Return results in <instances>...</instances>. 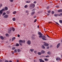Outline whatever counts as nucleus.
Segmentation results:
<instances>
[{"label":"nucleus","instance_id":"nucleus-1","mask_svg":"<svg viewBox=\"0 0 62 62\" xmlns=\"http://www.w3.org/2000/svg\"><path fill=\"white\" fill-rule=\"evenodd\" d=\"M38 34L39 35V38H42V39L43 40H46L47 39H45V38H46V37L44 35L43 36V34L41 32H39L38 33Z\"/></svg>","mask_w":62,"mask_h":62},{"label":"nucleus","instance_id":"nucleus-2","mask_svg":"<svg viewBox=\"0 0 62 62\" xmlns=\"http://www.w3.org/2000/svg\"><path fill=\"white\" fill-rule=\"evenodd\" d=\"M35 7V5L34 4L31 3L30 6V8L31 9Z\"/></svg>","mask_w":62,"mask_h":62},{"label":"nucleus","instance_id":"nucleus-3","mask_svg":"<svg viewBox=\"0 0 62 62\" xmlns=\"http://www.w3.org/2000/svg\"><path fill=\"white\" fill-rule=\"evenodd\" d=\"M44 46H49V44H47V43L44 42Z\"/></svg>","mask_w":62,"mask_h":62},{"label":"nucleus","instance_id":"nucleus-4","mask_svg":"<svg viewBox=\"0 0 62 62\" xmlns=\"http://www.w3.org/2000/svg\"><path fill=\"white\" fill-rule=\"evenodd\" d=\"M25 41L24 40L23 41L22 40H20L19 41L20 43H25Z\"/></svg>","mask_w":62,"mask_h":62},{"label":"nucleus","instance_id":"nucleus-5","mask_svg":"<svg viewBox=\"0 0 62 62\" xmlns=\"http://www.w3.org/2000/svg\"><path fill=\"white\" fill-rule=\"evenodd\" d=\"M8 17V15H5L4 16V18H7Z\"/></svg>","mask_w":62,"mask_h":62},{"label":"nucleus","instance_id":"nucleus-6","mask_svg":"<svg viewBox=\"0 0 62 62\" xmlns=\"http://www.w3.org/2000/svg\"><path fill=\"white\" fill-rule=\"evenodd\" d=\"M27 44L29 45H30L31 44V41L30 40H28L27 42Z\"/></svg>","mask_w":62,"mask_h":62},{"label":"nucleus","instance_id":"nucleus-7","mask_svg":"<svg viewBox=\"0 0 62 62\" xmlns=\"http://www.w3.org/2000/svg\"><path fill=\"white\" fill-rule=\"evenodd\" d=\"M56 60H57V61L60 60H61V59L60 58L57 57L56 58Z\"/></svg>","mask_w":62,"mask_h":62},{"label":"nucleus","instance_id":"nucleus-8","mask_svg":"<svg viewBox=\"0 0 62 62\" xmlns=\"http://www.w3.org/2000/svg\"><path fill=\"white\" fill-rule=\"evenodd\" d=\"M39 60L40 62H44V61H43L42 59H39Z\"/></svg>","mask_w":62,"mask_h":62},{"label":"nucleus","instance_id":"nucleus-9","mask_svg":"<svg viewBox=\"0 0 62 62\" xmlns=\"http://www.w3.org/2000/svg\"><path fill=\"white\" fill-rule=\"evenodd\" d=\"M12 30V28H10V29L9 30V31H8V32L9 33H10V31H11Z\"/></svg>","mask_w":62,"mask_h":62},{"label":"nucleus","instance_id":"nucleus-10","mask_svg":"<svg viewBox=\"0 0 62 62\" xmlns=\"http://www.w3.org/2000/svg\"><path fill=\"white\" fill-rule=\"evenodd\" d=\"M60 43H59V44H58L57 45V48H58L59 46H60Z\"/></svg>","mask_w":62,"mask_h":62},{"label":"nucleus","instance_id":"nucleus-11","mask_svg":"<svg viewBox=\"0 0 62 62\" xmlns=\"http://www.w3.org/2000/svg\"><path fill=\"white\" fill-rule=\"evenodd\" d=\"M5 9L6 10H8V8L7 7H5Z\"/></svg>","mask_w":62,"mask_h":62},{"label":"nucleus","instance_id":"nucleus-12","mask_svg":"<svg viewBox=\"0 0 62 62\" xmlns=\"http://www.w3.org/2000/svg\"><path fill=\"white\" fill-rule=\"evenodd\" d=\"M35 13V12H32L31 13V16H32Z\"/></svg>","mask_w":62,"mask_h":62},{"label":"nucleus","instance_id":"nucleus-13","mask_svg":"<svg viewBox=\"0 0 62 62\" xmlns=\"http://www.w3.org/2000/svg\"><path fill=\"white\" fill-rule=\"evenodd\" d=\"M59 14H55L54 15V16H55V17H57V16H59Z\"/></svg>","mask_w":62,"mask_h":62},{"label":"nucleus","instance_id":"nucleus-14","mask_svg":"<svg viewBox=\"0 0 62 62\" xmlns=\"http://www.w3.org/2000/svg\"><path fill=\"white\" fill-rule=\"evenodd\" d=\"M58 12H62V9H60L59 10H58Z\"/></svg>","mask_w":62,"mask_h":62},{"label":"nucleus","instance_id":"nucleus-15","mask_svg":"<svg viewBox=\"0 0 62 62\" xmlns=\"http://www.w3.org/2000/svg\"><path fill=\"white\" fill-rule=\"evenodd\" d=\"M41 52L42 54H44V53H45V51L43 50H42L41 51Z\"/></svg>","mask_w":62,"mask_h":62},{"label":"nucleus","instance_id":"nucleus-16","mask_svg":"<svg viewBox=\"0 0 62 62\" xmlns=\"http://www.w3.org/2000/svg\"><path fill=\"white\" fill-rule=\"evenodd\" d=\"M44 60L46 61H48L49 60L47 59H45Z\"/></svg>","mask_w":62,"mask_h":62},{"label":"nucleus","instance_id":"nucleus-17","mask_svg":"<svg viewBox=\"0 0 62 62\" xmlns=\"http://www.w3.org/2000/svg\"><path fill=\"white\" fill-rule=\"evenodd\" d=\"M42 48H43V49H45V46H44L43 45H42Z\"/></svg>","mask_w":62,"mask_h":62},{"label":"nucleus","instance_id":"nucleus-18","mask_svg":"<svg viewBox=\"0 0 62 62\" xmlns=\"http://www.w3.org/2000/svg\"><path fill=\"white\" fill-rule=\"evenodd\" d=\"M24 8H28V6L27 5H26L24 6Z\"/></svg>","mask_w":62,"mask_h":62},{"label":"nucleus","instance_id":"nucleus-19","mask_svg":"<svg viewBox=\"0 0 62 62\" xmlns=\"http://www.w3.org/2000/svg\"><path fill=\"white\" fill-rule=\"evenodd\" d=\"M2 13H3V11H2V10H0V14H2Z\"/></svg>","mask_w":62,"mask_h":62},{"label":"nucleus","instance_id":"nucleus-20","mask_svg":"<svg viewBox=\"0 0 62 62\" xmlns=\"http://www.w3.org/2000/svg\"><path fill=\"white\" fill-rule=\"evenodd\" d=\"M0 38L2 39L3 40L4 39V37L2 36H0Z\"/></svg>","mask_w":62,"mask_h":62},{"label":"nucleus","instance_id":"nucleus-21","mask_svg":"<svg viewBox=\"0 0 62 62\" xmlns=\"http://www.w3.org/2000/svg\"><path fill=\"white\" fill-rule=\"evenodd\" d=\"M15 37H13L12 38V41H13V40H15Z\"/></svg>","mask_w":62,"mask_h":62},{"label":"nucleus","instance_id":"nucleus-22","mask_svg":"<svg viewBox=\"0 0 62 62\" xmlns=\"http://www.w3.org/2000/svg\"><path fill=\"white\" fill-rule=\"evenodd\" d=\"M13 14H14V15L15 14H16V11H15L13 12Z\"/></svg>","mask_w":62,"mask_h":62},{"label":"nucleus","instance_id":"nucleus-23","mask_svg":"<svg viewBox=\"0 0 62 62\" xmlns=\"http://www.w3.org/2000/svg\"><path fill=\"white\" fill-rule=\"evenodd\" d=\"M38 54L39 55H41V52H38Z\"/></svg>","mask_w":62,"mask_h":62},{"label":"nucleus","instance_id":"nucleus-24","mask_svg":"<svg viewBox=\"0 0 62 62\" xmlns=\"http://www.w3.org/2000/svg\"><path fill=\"white\" fill-rule=\"evenodd\" d=\"M30 2H31L30 1H26V3H30Z\"/></svg>","mask_w":62,"mask_h":62},{"label":"nucleus","instance_id":"nucleus-25","mask_svg":"<svg viewBox=\"0 0 62 62\" xmlns=\"http://www.w3.org/2000/svg\"><path fill=\"white\" fill-rule=\"evenodd\" d=\"M47 54H51V52L49 51L48 52Z\"/></svg>","mask_w":62,"mask_h":62},{"label":"nucleus","instance_id":"nucleus-26","mask_svg":"<svg viewBox=\"0 0 62 62\" xmlns=\"http://www.w3.org/2000/svg\"><path fill=\"white\" fill-rule=\"evenodd\" d=\"M6 13L4 12L3 13L2 15L3 16H4V15H6Z\"/></svg>","mask_w":62,"mask_h":62},{"label":"nucleus","instance_id":"nucleus-27","mask_svg":"<svg viewBox=\"0 0 62 62\" xmlns=\"http://www.w3.org/2000/svg\"><path fill=\"white\" fill-rule=\"evenodd\" d=\"M12 20L13 21H15L16 19L15 18H13Z\"/></svg>","mask_w":62,"mask_h":62},{"label":"nucleus","instance_id":"nucleus-28","mask_svg":"<svg viewBox=\"0 0 62 62\" xmlns=\"http://www.w3.org/2000/svg\"><path fill=\"white\" fill-rule=\"evenodd\" d=\"M61 16H62V13L59 14V16H61Z\"/></svg>","mask_w":62,"mask_h":62},{"label":"nucleus","instance_id":"nucleus-29","mask_svg":"<svg viewBox=\"0 0 62 62\" xmlns=\"http://www.w3.org/2000/svg\"><path fill=\"white\" fill-rule=\"evenodd\" d=\"M21 51V50H20V49H18L17 50V52H20Z\"/></svg>","mask_w":62,"mask_h":62},{"label":"nucleus","instance_id":"nucleus-30","mask_svg":"<svg viewBox=\"0 0 62 62\" xmlns=\"http://www.w3.org/2000/svg\"><path fill=\"white\" fill-rule=\"evenodd\" d=\"M30 50L31 51V52H33L34 51V49H30Z\"/></svg>","mask_w":62,"mask_h":62},{"label":"nucleus","instance_id":"nucleus-31","mask_svg":"<svg viewBox=\"0 0 62 62\" xmlns=\"http://www.w3.org/2000/svg\"><path fill=\"white\" fill-rule=\"evenodd\" d=\"M2 11H5V9L4 8L2 9Z\"/></svg>","mask_w":62,"mask_h":62},{"label":"nucleus","instance_id":"nucleus-32","mask_svg":"<svg viewBox=\"0 0 62 62\" xmlns=\"http://www.w3.org/2000/svg\"><path fill=\"white\" fill-rule=\"evenodd\" d=\"M15 47H13L12 48V49L13 50H15Z\"/></svg>","mask_w":62,"mask_h":62},{"label":"nucleus","instance_id":"nucleus-33","mask_svg":"<svg viewBox=\"0 0 62 62\" xmlns=\"http://www.w3.org/2000/svg\"><path fill=\"white\" fill-rule=\"evenodd\" d=\"M13 31H15V29L14 28H12Z\"/></svg>","mask_w":62,"mask_h":62},{"label":"nucleus","instance_id":"nucleus-34","mask_svg":"<svg viewBox=\"0 0 62 62\" xmlns=\"http://www.w3.org/2000/svg\"><path fill=\"white\" fill-rule=\"evenodd\" d=\"M16 46H19V44H16Z\"/></svg>","mask_w":62,"mask_h":62},{"label":"nucleus","instance_id":"nucleus-35","mask_svg":"<svg viewBox=\"0 0 62 62\" xmlns=\"http://www.w3.org/2000/svg\"><path fill=\"white\" fill-rule=\"evenodd\" d=\"M59 22L60 23H62V21L61 20H59Z\"/></svg>","mask_w":62,"mask_h":62},{"label":"nucleus","instance_id":"nucleus-36","mask_svg":"<svg viewBox=\"0 0 62 62\" xmlns=\"http://www.w3.org/2000/svg\"><path fill=\"white\" fill-rule=\"evenodd\" d=\"M6 36L7 37H8L9 35H8V34H6Z\"/></svg>","mask_w":62,"mask_h":62},{"label":"nucleus","instance_id":"nucleus-37","mask_svg":"<svg viewBox=\"0 0 62 62\" xmlns=\"http://www.w3.org/2000/svg\"><path fill=\"white\" fill-rule=\"evenodd\" d=\"M10 1L11 2H13V0H10Z\"/></svg>","mask_w":62,"mask_h":62},{"label":"nucleus","instance_id":"nucleus-38","mask_svg":"<svg viewBox=\"0 0 62 62\" xmlns=\"http://www.w3.org/2000/svg\"><path fill=\"white\" fill-rule=\"evenodd\" d=\"M52 14H54V11H52Z\"/></svg>","mask_w":62,"mask_h":62},{"label":"nucleus","instance_id":"nucleus-39","mask_svg":"<svg viewBox=\"0 0 62 62\" xmlns=\"http://www.w3.org/2000/svg\"><path fill=\"white\" fill-rule=\"evenodd\" d=\"M50 57V56L49 55H47L46 56V57Z\"/></svg>","mask_w":62,"mask_h":62},{"label":"nucleus","instance_id":"nucleus-40","mask_svg":"<svg viewBox=\"0 0 62 62\" xmlns=\"http://www.w3.org/2000/svg\"><path fill=\"white\" fill-rule=\"evenodd\" d=\"M47 12L48 13H50L51 12V11H47Z\"/></svg>","mask_w":62,"mask_h":62},{"label":"nucleus","instance_id":"nucleus-41","mask_svg":"<svg viewBox=\"0 0 62 62\" xmlns=\"http://www.w3.org/2000/svg\"><path fill=\"white\" fill-rule=\"evenodd\" d=\"M19 44L21 46H22L23 45H22V43H19Z\"/></svg>","mask_w":62,"mask_h":62},{"label":"nucleus","instance_id":"nucleus-42","mask_svg":"<svg viewBox=\"0 0 62 62\" xmlns=\"http://www.w3.org/2000/svg\"><path fill=\"white\" fill-rule=\"evenodd\" d=\"M37 19H35V20L34 21V23L36 22H37Z\"/></svg>","mask_w":62,"mask_h":62},{"label":"nucleus","instance_id":"nucleus-43","mask_svg":"<svg viewBox=\"0 0 62 62\" xmlns=\"http://www.w3.org/2000/svg\"><path fill=\"white\" fill-rule=\"evenodd\" d=\"M14 52H17V49H15L14 50Z\"/></svg>","mask_w":62,"mask_h":62},{"label":"nucleus","instance_id":"nucleus-44","mask_svg":"<svg viewBox=\"0 0 62 62\" xmlns=\"http://www.w3.org/2000/svg\"><path fill=\"white\" fill-rule=\"evenodd\" d=\"M26 13H28V12H29V11H26Z\"/></svg>","mask_w":62,"mask_h":62},{"label":"nucleus","instance_id":"nucleus-45","mask_svg":"<svg viewBox=\"0 0 62 62\" xmlns=\"http://www.w3.org/2000/svg\"><path fill=\"white\" fill-rule=\"evenodd\" d=\"M6 13L7 14H8V13H9V12L7 11V12H6Z\"/></svg>","mask_w":62,"mask_h":62},{"label":"nucleus","instance_id":"nucleus-46","mask_svg":"<svg viewBox=\"0 0 62 62\" xmlns=\"http://www.w3.org/2000/svg\"><path fill=\"white\" fill-rule=\"evenodd\" d=\"M47 9H49V7H48L46 8Z\"/></svg>","mask_w":62,"mask_h":62},{"label":"nucleus","instance_id":"nucleus-47","mask_svg":"<svg viewBox=\"0 0 62 62\" xmlns=\"http://www.w3.org/2000/svg\"><path fill=\"white\" fill-rule=\"evenodd\" d=\"M17 37H20V35H17Z\"/></svg>","mask_w":62,"mask_h":62},{"label":"nucleus","instance_id":"nucleus-48","mask_svg":"<svg viewBox=\"0 0 62 62\" xmlns=\"http://www.w3.org/2000/svg\"><path fill=\"white\" fill-rule=\"evenodd\" d=\"M34 4H36V1H35L34 2Z\"/></svg>","mask_w":62,"mask_h":62},{"label":"nucleus","instance_id":"nucleus-49","mask_svg":"<svg viewBox=\"0 0 62 62\" xmlns=\"http://www.w3.org/2000/svg\"><path fill=\"white\" fill-rule=\"evenodd\" d=\"M34 53H37V51H34Z\"/></svg>","mask_w":62,"mask_h":62},{"label":"nucleus","instance_id":"nucleus-50","mask_svg":"<svg viewBox=\"0 0 62 62\" xmlns=\"http://www.w3.org/2000/svg\"><path fill=\"white\" fill-rule=\"evenodd\" d=\"M49 47H48L47 48V49H49Z\"/></svg>","mask_w":62,"mask_h":62},{"label":"nucleus","instance_id":"nucleus-51","mask_svg":"<svg viewBox=\"0 0 62 62\" xmlns=\"http://www.w3.org/2000/svg\"><path fill=\"white\" fill-rule=\"evenodd\" d=\"M56 24H58V25H59V24H58V23H57V22H56Z\"/></svg>","mask_w":62,"mask_h":62},{"label":"nucleus","instance_id":"nucleus-52","mask_svg":"<svg viewBox=\"0 0 62 62\" xmlns=\"http://www.w3.org/2000/svg\"><path fill=\"white\" fill-rule=\"evenodd\" d=\"M36 16H34V18H36Z\"/></svg>","mask_w":62,"mask_h":62},{"label":"nucleus","instance_id":"nucleus-53","mask_svg":"<svg viewBox=\"0 0 62 62\" xmlns=\"http://www.w3.org/2000/svg\"><path fill=\"white\" fill-rule=\"evenodd\" d=\"M2 61V60H0V62H1Z\"/></svg>","mask_w":62,"mask_h":62},{"label":"nucleus","instance_id":"nucleus-54","mask_svg":"<svg viewBox=\"0 0 62 62\" xmlns=\"http://www.w3.org/2000/svg\"><path fill=\"white\" fill-rule=\"evenodd\" d=\"M17 62H19V60H18L16 61Z\"/></svg>","mask_w":62,"mask_h":62},{"label":"nucleus","instance_id":"nucleus-55","mask_svg":"<svg viewBox=\"0 0 62 62\" xmlns=\"http://www.w3.org/2000/svg\"><path fill=\"white\" fill-rule=\"evenodd\" d=\"M12 62V61H10L9 62Z\"/></svg>","mask_w":62,"mask_h":62},{"label":"nucleus","instance_id":"nucleus-56","mask_svg":"<svg viewBox=\"0 0 62 62\" xmlns=\"http://www.w3.org/2000/svg\"><path fill=\"white\" fill-rule=\"evenodd\" d=\"M47 36H48V37H49V36H48V35L47 34L46 35Z\"/></svg>","mask_w":62,"mask_h":62},{"label":"nucleus","instance_id":"nucleus-57","mask_svg":"<svg viewBox=\"0 0 62 62\" xmlns=\"http://www.w3.org/2000/svg\"><path fill=\"white\" fill-rule=\"evenodd\" d=\"M0 6H1V7H2V4H1V5H0Z\"/></svg>","mask_w":62,"mask_h":62},{"label":"nucleus","instance_id":"nucleus-58","mask_svg":"<svg viewBox=\"0 0 62 62\" xmlns=\"http://www.w3.org/2000/svg\"><path fill=\"white\" fill-rule=\"evenodd\" d=\"M38 28H39V26H38Z\"/></svg>","mask_w":62,"mask_h":62},{"label":"nucleus","instance_id":"nucleus-59","mask_svg":"<svg viewBox=\"0 0 62 62\" xmlns=\"http://www.w3.org/2000/svg\"><path fill=\"white\" fill-rule=\"evenodd\" d=\"M47 15L49 16V14H47Z\"/></svg>","mask_w":62,"mask_h":62},{"label":"nucleus","instance_id":"nucleus-60","mask_svg":"<svg viewBox=\"0 0 62 62\" xmlns=\"http://www.w3.org/2000/svg\"><path fill=\"white\" fill-rule=\"evenodd\" d=\"M61 57H62V55H61Z\"/></svg>","mask_w":62,"mask_h":62},{"label":"nucleus","instance_id":"nucleus-61","mask_svg":"<svg viewBox=\"0 0 62 62\" xmlns=\"http://www.w3.org/2000/svg\"><path fill=\"white\" fill-rule=\"evenodd\" d=\"M44 30V31H45V29Z\"/></svg>","mask_w":62,"mask_h":62},{"label":"nucleus","instance_id":"nucleus-62","mask_svg":"<svg viewBox=\"0 0 62 62\" xmlns=\"http://www.w3.org/2000/svg\"><path fill=\"white\" fill-rule=\"evenodd\" d=\"M61 42H62V40L61 41Z\"/></svg>","mask_w":62,"mask_h":62},{"label":"nucleus","instance_id":"nucleus-63","mask_svg":"<svg viewBox=\"0 0 62 62\" xmlns=\"http://www.w3.org/2000/svg\"><path fill=\"white\" fill-rule=\"evenodd\" d=\"M56 0V1H58V0Z\"/></svg>","mask_w":62,"mask_h":62},{"label":"nucleus","instance_id":"nucleus-64","mask_svg":"<svg viewBox=\"0 0 62 62\" xmlns=\"http://www.w3.org/2000/svg\"><path fill=\"white\" fill-rule=\"evenodd\" d=\"M49 23H50V22H49Z\"/></svg>","mask_w":62,"mask_h":62}]
</instances>
